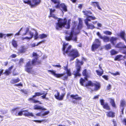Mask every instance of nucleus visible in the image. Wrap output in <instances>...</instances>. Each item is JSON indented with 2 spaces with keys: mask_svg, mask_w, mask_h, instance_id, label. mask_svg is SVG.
Returning <instances> with one entry per match:
<instances>
[{
  "mask_svg": "<svg viewBox=\"0 0 126 126\" xmlns=\"http://www.w3.org/2000/svg\"><path fill=\"white\" fill-rule=\"evenodd\" d=\"M96 6H97V7L98 8V9L99 10H101L102 9L101 8L99 5V3L98 2L97 4L96 5Z\"/></svg>",
  "mask_w": 126,
  "mask_h": 126,
  "instance_id": "nucleus-63",
  "label": "nucleus"
},
{
  "mask_svg": "<svg viewBox=\"0 0 126 126\" xmlns=\"http://www.w3.org/2000/svg\"><path fill=\"white\" fill-rule=\"evenodd\" d=\"M95 71L97 73V75L99 76H102L104 73L103 70L100 71L98 70H96Z\"/></svg>",
  "mask_w": 126,
  "mask_h": 126,
  "instance_id": "nucleus-28",
  "label": "nucleus"
},
{
  "mask_svg": "<svg viewBox=\"0 0 126 126\" xmlns=\"http://www.w3.org/2000/svg\"><path fill=\"white\" fill-rule=\"evenodd\" d=\"M103 33L107 35H110V32L108 31H105L103 32Z\"/></svg>",
  "mask_w": 126,
  "mask_h": 126,
  "instance_id": "nucleus-46",
  "label": "nucleus"
},
{
  "mask_svg": "<svg viewBox=\"0 0 126 126\" xmlns=\"http://www.w3.org/2000/svg\"><path fill=\"white\" fill-rule=\"evenodd\" d=\"M55 7L56 8L59 9L62 11L66 12L67 11V6L63 3L57 4L55 6Z\"/></svg>",
  "mask_w": 126,
  "mask_h": 126,
  "instance_id": "nucleus-11",
  "label": "nucleus"
},
{
  "mask_svg": "<svg viewBox=\"0 0 126 126\" xmlns=\"http://www.w3.org/2000/svg\"><path fill=\"white\" fill-rule=\"evenodd\" d=\"M29 38H28V37L26 36L25 37H22L21 38V39L22 40H23L25 39H29Z\"/></svg>",
  "mask_w": 126,
  "mask_h": 126,
  "instance_id": "nucleus-62",
  "label": "nucleus"
},
{
  "mask_svg": "<svg viewBox=\"0 0 126 126\" xmlns=\"http://www.w3.org/2000/svg\"><path fill=\"white\" fill-rule=\"evenodd\" d=\"M98 2H91V5L95 7L96 6V5L97 4Z\"/></svg>",
  "mask_w": 126,
  "mask_h": 126,
  "instance_id": "nucleus-40",
  "label": "nucleus"
},
{
  "mask_svg": "<svg viewBox=\"0 0 126 126\" xmlns=\"http://www.w3.org/2000/svg\"><path fill=\"white\" fill-rule=\"evenodd\" d=\"M11 72H10L8 69H6L5 70V72L4 73V74H5L6 76L9 75L11 73Z\"/></svg>",
  "mask_w": 126,
  "mask_h": 126,
  "instance_id": "nucleus-36",
  "label": "nucleus"
},
{
  "mask_svg": "<svg viewBox=\"0 0 126 126\" xmlns=\"http://www.w3.org/2000/svg\"><path fill=\"white\" fill-rule=\"evenodd\" d=\"M43 94L44 95L41 96L42 98L45 99L47 100H48V98L46 97V96L47 94V93H46L44 94L43 93H42L40 92H36L35 93L34 95L32 96V97L29 98L28 100L29 102L34 103H38L39 104H41L42 103L40 101L38 100H36L35 99V98L37 96H40Z\"/></svg>",
  "mask_w": 126,
  "mask_h": 126,
  "instance_id": "nucleus-3",
  "label": "nucleus"
},
{
  "mask_svg": "<svg viewBox=\"0 0 126 126\" xmlns=\"http://www.w3.org/2000/svg\"><path fill=\"white\" fill-rule=\"evenodd\" d=\"M33 121L35 122H38L39 123H41L42 122H46L47 121V120L46 119H43L41 120H34Z\"/></svg>",
  "mask_w": 126,
  "mask_h": 126,
  "instance_id": "nucleus-34",
  "label": "nucleus"
},
{
  "mask_svg": "<svg viewBox=\"0 0 126 126\" xmlns=\"http://www.w3.org/2000/svg\"><path fill=\"white\" fill-rule=\"evenodd\" d=\"M13 67V65H12L10 67H9L7 69L10 72H11V70L12 69Z\"/></svg>",
  "mask_w": 126,
  "mask_h": 126,
  "instance_id": "nucleus-55",
  "label": "nucleus"
},
{
  "mask_svg": "<svg viewBox=\"0 0 126 126\" xmlns=\"http://www.w3.org/2000/svg\"><path fill=\"white\" fill-rule=\"evenodd\" d=\"M96 34L99 37L100 39H102L103 42H108L110 41V39L109 37L106 35H104L102 36L99 32H98Z\"/></svg>",
  "mask_w": 126,
  "mask_h": 126,
  "instance_id": "nucleus-13",
  "label": "nucleus"
},
{
  "mask_svg": "<svg viewBox=\"0 0 126 126\" xmlns=\"http://www.w3.org/2000/svg\"><path fill=\"white\" fill-rule=\"evenodd\" d=\"M111 74L114 76H116L117 75H120V73L118 72H117L116 73H111Z\"/></svg>",
  "mask_w": 126,
  "mask_h": 126,
  "instance_id": "nucleus-53",
  "label": "nucleus"
},
{
  "mask_svg": "<svg viewBox=\"0 0 126 126\" xmlns=\"http://www.w3.org/2000/svg\"><path fill=\"white\" fill-rule=\"evenodd\" d=\"M105 47L106 49L108 50L110 48V44H108L105 46Z\"/></svg>",
  "mask_w": 126,
  "mask_h": 126,
  "instance_id": "nucleus-43",
  "label": "nucleus"
},
{
  "mask_svg": "<svg viewBox=\"0 0 126 126\" xmlns=\"http://www.w3.org/2000/svg\"><path fill=\"white\" fill-rule=\"evenodd\" d=\"M49 113V111L48 110L47 111L44 112L42 114H41V112L35 114L37 116H41L42 117H43V116H45L46 115H47Z\"/></svg>",
  "mask_w": 126,
  "mask_h": 126,
  "instance_id": "nucleus-23",
  "label": "nucleus"
},
{
  "mask_svg": "<svg viewBox=\"0 0 126 126\" xmlns=\"http://www.w3.org/2000/svg\"><path fill=\"white\" fill-rule=\"evenodd\" d=\"M81 65L78 64H76V71L74 74L75 77H76L78 76H81V75L79 72L81 71Z\"/></svg>",
  "mask_w": 126,
  "mask_h": 126,
  "instance_id": "nucleus-14",
  "label": "nucleus"
},
{
  "mask_svg": "<svg viewBox=\"0 0 126 126\" xmlns=\"http://www.w3.org/2000/svg\"><path fill=\"white\" fill-rule=\"evenodd\" d=\"M126 34L124 32L122 31L120 34V36L126 43V40L124 36Z\"/></svg>",
  "mask_w": 126,
  "mask_h": 126,
  "instance_id": "nucleus-26",
  "label": "nucleus"
},
{
  "mask_svg": "<svg viewBox=\"0 0 126 126\" xmlns=\"http://www.w3.org/2000/svg\"><path fill=\"white\" fill-rule=\"evenodd\" d=\"M63 67L64 70L65 71L69 69H68V65H67L66 66H64Z\"/></svg>",
  "mask_w": 126,
  "mask_h": 126,
  "instance_id": "nucleus-49",
  "label": "nucleus"
},
{
  "mask_svg": "<svg viewBox=\"0 0 126 126\" xmlns=\"http://www.w3.org/2000/svg\"><path fill=\"white\" fill-rule=\"evenodd\" d=\"M101 45V41L98 39H95L91 47L92 51H94L96 49L100 47Z\"/></svg>",
  "mask_w": 126,
  "mask_h": 126,
  "instance_id": "nucleus-8",
  "label": "nucleus"
},
{
  "mask_svg": "<svg viewBox=\"0 0 126 126\" xmlns=\"http://www.w3.org/2000/svg\"><path fill=\"white\" fill-rule=\"evenodd\" d=\"M106 113H107L106 115L108 117H110V111L107 112Z\"/></svg>",
  "mask_w": 126,
  "mask_h": 126,
  "instance_id": "nucleus-54",
  "label": "nucleus"
},
{
  "mask_svg": "<svg viewBox=\"0 0 126 126\" xmlns=\"http://www.w3.org/2000/svg\"><path fill=\"white\" fill-rule=\"evenodd\" d=\"M13 33H10V34H6V36H7L8 37L10 36H13Z\"/></svg>",
  "mask_w": 126,
  "mask_h": 126,
  "instance_id": "nucleus-60",
  "label": "nucleus"
},
{
  "mask_svg": "<svg viewBox=\"0 0 126 126\" xmlns=\"http://www.w3.org/2000/svg\"><path fill=\"white\" fill-rule=\"evenodd\" d=\"M83 14L86 17V18L85 20L87 19H91L92 20H94L96 19V18L94 16H90L92 14V12L90 10H85L82 11Z\"/></svg>",
  "mask_w": 126,
  "mask_h": 126,
  "instance_id": "nucleus-9",
  "label": "nucleus"
},
{
  "mask_svg": "<svg viewBox=\"0 0 126 126\" xmlns=\"http://www.w3.org/2000/svg\"><path fill=\"white\" fill-rule=\"evenodd\" d=\"M88 85L93 87L94 86L95 88L94 90H92V91H97L100 88L101 85L100 83L97 82H96V83H93L91 81L89 80V82L88 84Z\"/></svg>",
  "mask_w": 126,
  "mask_h": 126,
  "instance_id": "nucleus-10",
  "label": "nucleus"
},
{
  "mask_svg": "<svg viewBox=\"0 0 126 126\" xmlns=\"http://www.w3.org/2000/svg\"><path fill=\"white\" fill-rule=\"evenodd\" d=\"M38 59V57H35V58L32 60V64L30 60L27 63L25 66V71L28 73H31L33 71L32 70V67H31L32 64H33L35 63L36 62Z\"/></svg>",
  "mask_w": 126,
  "mask_h": 126,
  "instance_id": "nucleus-4",
  "label": "nucleus"
},
{
  "mask_svg": "<svg viewBox=\"0 0 126 126\" xmlns=\"http://www.w3.org/2000/svg\"><path fill=\"white\" fill-rule=\"evenodd\" d=\"M16 56V54H13L10 56V57L12 58H15Z\"/></svg>",
  "mask_w": 126,
  "mask_h": 126,
  "instance_id": "nucleus-57",
  "label": "nucleus"
},
{
  "mask_svg": "<svg viewBox=\"0 0 126 126\" xmlns=\"http://www.w3.org/2000/svg\"><path fill=\"white\" fill-rule=\"evenodd\" d=\"M47 37V35L44 33H43L39 35V38L41 39H42L43 38H45Z\"/></svg>",
  "mask_w": 126,
  "mask_h": 126,
  "instance_id": "nucleus-37",
  "label": "nucleus"
},
{
  "mask_svg": "<svg viewBox=\"0 0 126 126\" xmlns=\"http://www.w3.org/2000/svg\"><path fill=\"white\" fill-rule=\"evenodd\" d=\"M90 74L87 72L86 69H84L82 72V75L85 77L84 78L86 81L88 80V78L90 77Z\"/></svg>",
  "mask_w": 126,
  "mask_h": 126,
  "instance_id": "nucleus-19",
  "label": "nucleus"
},
{
  "mask_svg": "<svg viewBox=\"0 0 126 126\" xmlns=\"http://www.w3.org/2000/svg\"><path fill=\"white\" fill-rule=\"evenodd\" d=\"M38 33L36 31H35V34L34 36V39L36 40L38 38Z\"/></svg>",
  "mask_w": 126,
  "mask_h": 126,
  "instance_id": "nucleus-45",
  "label": "nucleus"
},
{
  "mask_svg": "<svg viewBox=\"0 0 126 126\" xmlns=\"http://www.w3.org/2000/svg\"><path fill=\"white\" fill-rule=\"evenodd\" d=\"M54 14L49 16L50 17H52L55 19H58V22L56 23L55 28L56 30H61L63 27H64L67 24V26L65 28L67 29L70 28L71 20L70 19L68 20L67 22V19L64 18L62 19L60 18H58L57 17L55 16Z\"/></svg>",
  "mask_w": 126,
  "mask_h": 126,
  "instance_id": "nucleus-1",
  "label": "nucleus"
},
{
  "mask_svg": "<svg viewBox=\"0 0 126 126\" xmlns=\"http://www.w3.org/2000/svg\"><path fill=\"white\" fill-rule=\"evenodd\" d=\"M118 53V52L116 51L115 50L113 49L111 51V54L112 55H114Z\"/></svg>",
  "mask_w": 126,
  "mask_h": 126,
  "instance_id": "nucleus-38",
  "label": "nucleus"
},
{
  "mask_svg": "<svg viewBox=\"0 0 126 126\" xmlns=\"http://www.w3.org/2000/svg\"><path fill=\"white\" fill-rule=\"evenodd\" d=\"M31 47H35L36 46H37L35 43H34L33 44L31 45Z\"/></svg>",
  "mask_w": 126,
  "mask_h": 126,
  "instance_id": "nucleus-59",
  "label": "nucleus"
},
{
  "mask_svg": "<svg viewBox=\"0 0 126 126\" xmlns=\"http://www.w3.org/2000/svg\"><path fill=\"white\" fill-rule=\"evenodd\" d=\"M26 48L24 46H22L18 50V52L20 53H24L26 51Z\"/></svg>",
  "mask_w": 126,
  "mask_h": 126,
  "instance_id": "nucleus-24",
  "label": "nucleus"
},
{
  "mask_svg": "<svg viewBox=\"0 0 126 126\" xmlns=\"http://www.w3.org/2000/svg\"><path fill=\"white\" fill-rule=\"evenodd\" d=\"M19 108L18 107H16L15 108H14L12 109L11 110V112L12 113H14L15 111L16 112V113L17 112V114L18 113H17V112L18 111V110L19 109ZM16 113H15V114Z\"/></svg>",
  "mask_w": 126,
  "mask_h": 126,
  "instance_id": "nucleus-32",
  "label": "nucleus"
},
{
  "mask_svg": "<svg viewBox=\"0 0 126 126\" xmlns=\"http://www.w3.org/2000/svg\"><path fill=\"white\" fill-rule=\"evenodd\" d=\"M66 71V73L67 75L65 76L62 78V79L64 81H67V80L68 77L72 75L71 70L70 69H69L68 70Z\"/></svg>",
  "mask_w": 126,
  "mask_h": 126,
  "instance_id": "nucleus-18",
  "label": "nucleus"
},
{
  "mask_svg": "<svg viewBox=\"0 0 126 126\" xmlns=\"http://www.w3.org/2000/svg\"><path fill=\"white\" fill-rule=\"evenodd\" d=\"M91 19H87L86 20H85V23L88 29H93L95 28V27L92 24H90L89 23L88 21H90Z\"/></svg>",
  "mask_w": 126,
  "mask_h": 126,
  "instance_id": "nucleus-16",
  "label": "nucleus"
},
{
  "mask_svg": "<svg viewBox=\"0 0 126 126\" xmlns=\"http://www.w3.org/2000/svg\"><path fill=\"white\" fill-rule=\"evenodd\" d=\"M20 80L19 78L17 77L16 79H12L11 80L10 82L11 84H14L18 82Z\"/></svg>",
  "mask_w": 126,
  "mask_h": 126,
  "instance_id": "nucleus-25",
  "label": "nucleus"
},
{
  "mask_svg": "<svg viewBox=\"0 0 126 126\" xmlns=\"http://www.w3.org/2000/svg\"><path fill=\"white\" fill-rule=\"evenodd\" d=\"M29 34L30 36V37H28V38H29V40H30L32 38L33 36V35L34 33H33V32H31V31H30L29 32Z\"/></svg>",
  "mask_w": 126,
  "mask_h": 126,
  "instance_id": "nucleus-39",
  "label": "nucleus"
},
{
  "mask_svg": "<svg viewBox=\"0 0 126 126\" xmlns=\"http://www.w3.org/2000/svg\"><path fill=\"white\" fill-rule=\"evenodd\" d=\"M111 104L113 107L116 108V106L113 99H111Z\"/></svg>",
  "mask_w": 126,
  "mask_h": 126,
  "instance_id": "nucleus-33",
  "label": "nucleus"
},
{
  "mask_svg": "<svg viewBox=\"0 0 126 126\" xmlns=\"http://www.w3.org/2000/svg\"><path fill=\"white\" fill-rule=\"evenodd\" d=\"M15 85L16 86H23V85H22V84L21 82H20V83H18L17 84H15Z\"/></svg>",
  "mask_w": 126,
  "mask_h": 126,
  "instance_id": "nucleus-52",
  "label": "nucleus"
},
{
  "mask_svg": "<svg viewBox=\"0 0 126 126\" xmlns=\"http://www.w3.org/2000/svg\"><path fill=\"white\" fill-rule=\"evenodd\" d=\"M50 13V16L52 15H53L52 14V13L54 12L55 11V9H52L50 8L49 9Z\"/></svg>",
  "mask_w": 126,
  "mask_h": 126,
  "instance_id": "nucleus-41",
  "label": "nucleus"
},
{
  "mask_svg": "<svg viewBox=\"0 0 126 126\" xmlns=\"http://www.w3.org/2000/svg\"><path fill=\"white\" fill-rule=\"evenodd\" d=\"M122 57V56L121 55H118L115 57L114 60L115 61H120L122 59L121 58Z\"/></svg>",
  "mask_w": 126,
  "mask_h": 126,
  "instance_id": "nucleus-31",
  "label": "nucleus"
},
{
  "mask_svg": "<svg viewBox=\"0 0 126 126\" xmlns=\"http://www.w3.org/2000/svg\"><path fill=\"white\" fill-rule=\"evenodd\" d=\"M123 121V123L124 124L125 126H126V118L124 119Z\"/></svg>",
  "mask_w": 126,
  "mask_h": 126,
  "instance_id": "nucleus-64",
  "label": "nucleus"
},
{
  "mask_svg": "<svg viewBox=\"0 0 126 126\" xmlns=\"http://www.w3.org/2000/svg\"><path fill=\"white\" fill-rule=\"evenodd\" d=\"M52 66H53L56 67L58 68H61V66L60 65H52Z\"/></svg>",
  "mask_w": 126,
  "mask_h": 126,
  "instance_id": "nucleus-61",
  "label": "nucleus"
},
{
  "mask_svg": "<svg viewBox=\"0 0 126 126\" xmlns=\"http://www.w3.org/2000/svg\"><path fill=\"white\" fill-rule=\"evenodd\" d=\"M115 113L114 112L111 111V117H114L115 116Z\"/></svg>",
  "mask_w": 126,
  "mask_h": 126,
  "instance_id": "nucleus-51",
  "label": "nucleus"
},
{
  "mask_svg": "<svg viewBox=\"0 0 126 126\" xmlns=\"http://www.w3.org/2000/svg\"><path fill=\"white\" fill-rule=\"evenodd\" d=\"M86 81L85 79L84 78V79H83L82 78H81L79 80V83L81 85L84 87H87L88 86H89V85H88V84L89 82V80L88 81V82L84 84V82H85V81Z\"/></svg>",
  "mask_w": 126,
  "mask_h": 126,
  "instance_id": "nucleus-20",
  "label": "nucleus"
},
{
  "mask_svg": "<svg viewBox=\"0 0 126 126\" xmlns=\"http://www.w3.org/2000/svg\"><path fill=\"white\" fill-rule=\"evenodd\" d=\"M60 94L59 92L57 91V94H55L54 95V96L57 99L59 100H62L63 99V97L65 95V93L62 94L59 97Z\"/></svg>",
  "mask_w": 126,
  "mask_h": 126,
  "instance_id": "nucleus-17",
  "label": "nucleus"
},
{
  "mask_svg": "<svg viewBox=\"0 0 126 126\" xmlns=\"http://www.w3.org/2000/svg\"><path fill=\"white\" fill-rule=\"evenodd\" d=\"M51 1L55 4H58L60 3V0H51Z\"/></svg>",
  "mask_w": 126,
  "mask_h": 126,
  "instance_id": "nucleus-35",
  "label": "nucleus"
},
{
  "mask_svg": "<svg viewBox=\"0 0 126 126\" xmlns=\"http://www.w3.org/2000/svg\"><path fill=\"white\" fill-rule=\"evenodd\" d=\"M32 55L33 56L35 57H37L38 58V55L37 54V53H35L34 52H33L32 53Z\"/></svg>",
  "mask_w": 126,
  "mask_h": 126,
  "instance_id": "nucleus-48",
  "label": "nucleus"
},
{
  "mask_svg": "<svg viewBox=\"0 0 126 126\" xmlns=\"http://www.w3.org/2000/svg\"><path fill=\"white\" fill-rule=\"evenodd\" d=\"M117 38L112 37H111V43L116 48H126V46L122 43L120 42L115 45L116 43Z\"/></svg>",
  "mask_w": 126,
  "mask_h": 126,
  "instance_id": "nucleus-6",
  "label": "nucleus"
},
{
  "mask_svg": "<svg viewBox=\"0 0 126 126\" xmlns=\"http://www.w3.org/2000/svg\"><path fill=\"white\" fill-rule=\"evenodd\" d=\"M112 122H113V123L114 125L113 126H117L116 122L115 121H114V119L113 120Z\"/></svg>",
  "mask_w": 126,
  "mask_h": 126,
  "instance_id": "nucleus-50",
  "label": "nucleus"
},
{
  "mask_svg": "<svg viewBox=\"0 0 126 126\" xmlns=\"http://www.w3.org/2000/svg\"><path fill=\"white\" fill-rule=\"evenodd\" d=\"M68 45V43H63L62 50L63 52V54L64 55H66V53H67L69 52L68 54V56L71 57L70 59V61H72L76 58L79 56L80 54L77 49H72L71 50L72 47L71 45H69L65 50V49L67 47L66 46Z\"/></svg>",
  "mask_w": 126,
  "mask_h": 126,
  "instance_id": "nucleus-2",
  "label": "nucleus"
},
{
  "mask_svg": "<svg viewBox=\"0 0 126 126\" xmlns=\"http://www.w3.org/2000/svg\"><path fill=\"white\" fill-rule=\"evenodd\" d=\"M48 71L51 72V74L53 75L55 77L58 78H60L65 74V73L56 74L55 73V71L53 70H48Z\"/></svg>",
  "mask_w": 126,
  "mask_h": 126,
  "instance_id": "nucleus-15",
  "label": "nucleus"
},
{
  "mask_svg": "<svg viewBox=\"0 0 126 126\" xmlns=\"http://www.w3.org/2000/svg\"><path fill=\"white\" fill-rule=\"evenodd\" d=\"M23 2L26 4L29 5L31 8H34L40 4L41 0H32L31 1L30 0L27 1L23 0Z\"/></svg>",
  "mask_w": 126,
  "mask_h": 126,
  "instance_id": "nucleus-5",
  "label": "nucleus"
},
{
  "mask_svg": "<svg viewBox=\"0 0 126 126\" xmlns=\"http://www.w3.org/2000/svg\"><path fill=\"white\" fill-rule=\"evenodd\" d=\"M70 96L72 99H75L76 101L80 100L82 99V97L80 96H79V95L77 94L75 95L71 94Z\"/></svg>",
  "mask_w": 126,
  "mask_h": 126,
  "instance_id": "nucleus-21",
  "label": "nucleus"
},
{
  "mask_svg": "<svg viewBox=\"0 0 126 126\" xmlns=\"http://www.w3.org/2000/svg\"><path fill=\"white\" fill-rule=\"evenodd\" d=\"M12 44L16 48L17 46V41L14 39H13L12 41Z\"/></svg>",
  "mask_w": 126,
  "mask_h": 126,
  "instance_id": "nucleus-30",
  "label": "nucleus"
},
{
  "mask_svg": "<svg viewBox=\"0 0 126 126\" xmlns=\"http://www.w3.org/2000/svg\"><path fill=\"white\" fill-rule=\"evenodd\" d=\"M100 101L101 105L102 106H103L105 103L104 102V101L103 99H100Z\"/></svg>",
  "mask_w": 126,
  "mask_h": 126,
  "instance_id": "nucleus-44",
  "label": "nucleus"
},
{
  "mask_svg": "<svg viewBox=\"0 0 126 126\" xmlns=\"http://www.w3.org/2000/svg\"><path fill=\"white\" fill-rule=\"evenodd\" d=\"M102 77L106 80H107L108 79V76H107L104 75L102 76Z\"/></svg>",
  "mask_w": 126,
  "mask_h": 126,
  "instance_id": "nucleus-58",
  "label": "nucleus"
},
{
  "mask_svg": "<svg viewBox=\"0 0 126 126\" xmlns=\"http://www.w3.org/2000/svg\"><path fill=\"white\" fill-rule=\"evenodd\" d=\"M28 110H22L19 111L17 114V112L15 114L16 116H22L23 115L25 116H31L34 117V116L32 112H30L28 111Z\"/></svg>",
  "mask_w": 126,
  "mask_h": 126,
  "instance_id": "nucleus-7",
  "label": "nucleus"
},
{
  "mask_svg": "<svg viewBox=\"0 0 126 126\" xmlns=\"http://www.w3.org/2000/svg\"><path fill=\"white\" fill-rule=\"evenodd\" d=\"M82 27V24H79L78 26V29H81Z\"/></svg>",
  "mask_w": 126,
  "mask_h": 126,
  "instance_id": "nucleus-56",
  "label": "nucleus"
},
{
  "mask_svg": "<svg viewBox=\"0 0 126 126\" xmlns=\"http://www.w3.org/2000/svg\"><path fill=\"white\" fill-rule=\"evenodd\" d=\"M103 107L104 109L107 110H109L110 109V106L107 103H105V104L103 106Z\"/></svg>",
  "mask_w": 126,
  "mask_h": 126,
  "instance_id": "nucleus-29",
  "label": "nucleus"
},
{
  "mask_svg": "<svg viewBox=\"0 0 126 126\" xmlns=\"http://www.w3.org/2000/svg\"><path fill=\"white\" fill-rule=\"evenodd\" d=\"M21 92H22V93H24V94H27L28 93V92L26 90H21Z\"/></svg>",
  "mask_w": 126,
  "mask_h": 126,
  "instance_id": "nucleus-47",
  "label": "nucleus"
},
{
  "mask_svg": "<svg viewBox=\"0 0 126 126\" xmlns=\"http://www.w3.org/2000/svg\"><path fill=\"white\" fill-rule=\"evenodd\" d=\"M76 61H77L76 64H79V63H80V65H82L83 64V62L82 61H81V62L79 61V60L78 59H76Z\"/></svg>",
  "mask_w": 126,
  "mask_h": 126,
  "instance_id": "nucleus-42",
  "label": "nucleus"
},
{
  "mask_svg": "<svg viewBox=\"0 0 126 126\" xmlns=\"http://www.w3.org/2000/svg\"><path fill=\"white\" fill-rule=\"evenodd\" d=\"M126 105V101L124 100H122L120 101V105L121 107H122V108H124Z\"/></svg>",
  "mask_w": 126,
  "mask_h": 126,
  "instance_id": "nucleus-27",
  "label": "nucleus"
},
{
  "mask_svg": "<svg viewBox=\"0 0 126 126\" xmlns=\"http://www.w3.org/2000/svg\"><path fill=\"white\" fill-rule=\"evenodd\" d=\"M74 33V31L73 29H72L70 32L69 34V36H66L65 39L67 41H70L71 40L76 41L77 40V38L76 37L75 38H73V34Z\"/></svg>",
  "mask_w": 126,
  "mask_h": 126,
  "instance_id": "nucleus-12",
  "label": "nucleus"
},
{
  "mask_svg": "<svg viewBox=\"0 0 126 126\" xmlns=\"http://www.w3.org/2000/svg\"><path fill=\"white\" fill-rule=\"evenodd\" d=\"M33 109L35 110H47L46 108L41 107L40 106L37 105H35L34 106Z\"/></svg>",
  "mask_w": 126,
  "mask_h": 126,
  "instance_id": "nucleus-22",
  "label": "nucleus"
}]
</instances>
